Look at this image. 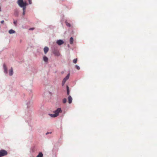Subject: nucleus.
I'll return each instance as SVG.
<instances>
[{
    "label": "nucleus",
    "instance_id": "obj_16",
    "mask_svg": "<svg viewBox=\"0 0 157 157\" xmlns=\"http://www.w3.org/2000/svg\"><path fill=\"white\" fill-rule=\"evenodd\" d=\"M15 31L12 30V29H10V34L14 33H15Z\"/></svg>",
    "mask_w": 157,
    "mask_h": 157
},
{
    "label": "nucleus",
    "instance_id": "obj_27",
    "mask_svg": "<svg viewBox=\"0 0 157 157\" xmlns=\"http://www.w3.org/2000/svg\"><path fill=\"white\" fill-rule=\"evenodd\" d=\"M8 33H10V30H9Z\"/></svg>",
    "mask_w": 157,
    "mask_h": 157
},
{
    "label": "nucleus",
    "instance_id": "obj_24",
    "mask_svg": "<svg viewBox=\"0 0 157 157\" xmlns=\"http://www.w3.org/2000/svg\"><path fill=\"white\" fill-rule=\"evenodd\" d=\"M76 67L77 69H80V67L79 66H78L77 65H76Z\"/></svg>",
    "mask_w": 157,
    "mask_h": 157
},
{
    "label": "nucleus",
    "instance_id": "obj_8",
    "mask_svg": "<svg viewBox=\"0 0 157 157\" xmlns=\"http://www.w3.org/2000/svg\"><path fill=\"white\" fill-rule=\"evenodd\" d=\"M49 48L48 47H45L44 49V51L45 54H46L48 51Z\"/></svg>",
    "mask_w": 157,
    "mask_h": 157
},
{
    "label": "nucleus",
    "instance_id": "obj_30",
    "mask_svg": "<svg viewBox=\"0 0 157 157\" xmlns=\"http://www.w3.org/2000/svg\"><path fill=\"white\" fill-rule=\"evenodd\" d=\"M48 134V133H46V134Z\"/></svg>",
    "mask_w": 157,
    "mask_h": 157
},
{
    "label": "nucleus",
    "instance_id": "obj_12",
    "mask_svg": "<svg viewBox=\"0 0 157 157\" xmlns=\"http://www.w3.org/2000/svg\"><path fill=\"white\" fill-rule=\"evenodd\" d=\"M65 23L67 26L68 27H70L71 26V24L70 23H68L67 21H66Z\"/></svg>",
    "mask_w": 157,
    "mask_h": 157
},
{
    "label": "nucleus",
    "instance_id": "obj_1",
    "mask_svg": "<svg viewBox=\"0 0 157 157\" xmlns=\"http://www.w3.org/2000/svg\"><path fill=\"white\" fill-rule=\"evenodd\" d=\"M17 3L21 7L23 8V9H26L27 3L26 2H24L23 0H18Z\"/></svg>",
    "mask_w": 157,
    "mask_h": 157
},
{
    "label": "nucleus",
    "instance_id": "obj_3",
    "mask_svg": "<svg viewBox=\"0 0 157 157\" xmlns=\"http://www.w3.org/2000/svg\"><path fill=\"white\" fill-rule=\"evenodd\" d=\"M8 154L7 151L4 149L0 150V157H2Z\"/></svg>",
    "mask_w": 157,
    "mask_h": 157
},
{
    "label": "nucleus",
    "instance_id": "obj_21",
    "mask_svg": "<svg viewBox=\"0 0 157 157\" xmlns=\"http://www.w3.org/2000/svg\"><path fill=\"white\" fill-rule=\"evenodd\" d=\"M14 24L15 25H17V21H14Z\"/></svg>",
    "mask_w": 157,
    "mask_h": 157
},
{
    "label": "nucleus",
    "instance_id": "obj_15",
    "mask_svg": "<svg viewBox=\"0 0 157 157\" xmlns=\"http://www.w3.org/2000/svg\"><path fill=\"white\" fill-rule=\"evenodd\" d=\"M8 69H4V72L5 74H6L8 73Z\"/></svg>",
    "mask_w": 157,
    "mask_h": 157
},
{
    "label": "nucleus",
    "instance_id": "obj_17",
    "mask_svg": "<svg viewBox=\"0 0 157 157\" xmlns=\"http://www.w3.org/2000/svg\"><path fill=\"white\" fill-rule=\"evenodd\" d=\"M3 69H7L6 67V65H5V64H3Z\"/></svg>",
    "mask_w": 157,
    "mask_h": 157
},
{
    "label": "nucleus",
    "instance_id": "obj_14",
    "mask_svg": "<svg viewBox=\"0 0 157 157\" xmlns=\"http://www.w3.org/2000/svg\"><path fill=\"white\" fill-rule=\"evenodd\" d=\"M77 59H74L73 60V62L74 63H77Z\"/></svg>",
    "mask_w": 157,
    "mask_h": 157
},
{
    "label": "nucleus",
    "instance_id": "obj_10",
    "mask_svg": "<svg viewBox=\"0 0 157 157\" xmlns=\"http://www.w3.org/2000/svg\"><path fill=\"white\" fill-rule=\"evenodd\" d=\"M43 154L42 152H40L36 157H43Z\"/></svg>",
    "mask_w": 157,
    "mask_h": 157
},
{
    "label": "nucleus",
    "instance_id": "obj_29",
    "mask_svg": "<svg viewBox=\"0 0 157 157\" xmlns=\"http://www.w3.org/2000/svg\"><path fill=\"white\" fill-rule=\"evenodd\" d=\"M9 74L10 75V70H9Z\"/></svg>",
    "mask_w": 157,
    "mask_h": 157
},
{
    "label": "nucleus",
    "instance_id": "obj_25",
    "mask_svg": "<svg viewBox=\"0 0 157 157\" xmlns=\"http://www.w3.org/2000/svg\"><path fill=\"white\" fill-rule=\"evenodd\" d=\"M67 94L68 95H69V90L67 91Z\"/></svg>",
    "mask_w": 157,
    "mask_h": 157
},
{
    "label": "nucleus",
    "instance_id": "obj_2",
    "mask_svg": "<svg viewBox=\"0 0 157 157\" xmlns=\"http://www.w3.org/2000/svg\"><path fill=\"white\" fill-rule=\"evenodd\" d=\"M62 112V110L60 108H58L54 112V114H49V115L52 117H55L59 115V113Z\"/></svg>",
    "mask_w": 157,
    "mask_h": 157
},
{
    "label": "nucleus",
    "instance_id": "obj_19",
    "mask_svg": "<svg viewBox=\"0 0 157 157\" xmlns=\"http://www.w3.org/2000/svg\"><path fill=\"white\" fill-rule=\"evenodd\" d=\"M28 1H29V4H31L32 3V1L31 0H28Z\"/></svg>",
    "mask_w": 157,
    "mask_h": 157
},
{
    "label": "nucleus",
    "instance_id": "obj_9",
    "mask_svg": "<svg viewBox=\"0 0 157 157\" xmlns=\"http://www.w3.org/2000/svg\"><path fill=\"white\" fill-rule=\"evenodd\" d=\"M43 60L45 62H47L48 61V59L46 56H44L43 57Z\"/></svg>",
    "mask_w": 157,
    "mask_h": 157
},
{
    "label": "nucleus",
    "instance_id": "obj_20",
    "mask_svg": "<svg viewBox=\"0 0 157 157\" xmlns=\"http://www.w3.org/2000/svg\"><path fill=\"white\" fill-rule=\"evenodd\" d=\"M10 75H12V72H13V71H12V69H10Z\"/></svg>",
    "mask_w": 157,
    "mask_h": 157
},
{
    "label": "nucleus",
    "instance_id": "obj_5",
    "mask_svg": "<svg viewBox=\"0 0 157 157\" xmlns=\"http://www.w3.org/2000/svg\"><path fill=\"white\" fill-rule=\"evenodd\" d=\"M53 53L55 56H58L60 55V53L59 51L57 50H54L53 51Z\"/></svg>",
    "mask_w": 157,
    "mask_h": 157
},
{
    "label": "nucleus",
    "instance_id": "obj_11",
    "mask_svg": "<svg viewBox=\"0 0 157 157\" xmlns=\"http://www.w3.org/2000/svg\"><path fill=\"white\" fill-rule=\"evenodd\" d=\"M73 39L72 37H71L70 38V44H72L73 43Z\"/></svg>",
    "mask_w": 157,
    "mask_h": 157
},
{
    "label": "nucleus",
    "instance_id": "obj_13",
    "mask_svg": "<svg viewBox=\"0 0 157 157\" xmlns=\"http://www.w3.org/2000/svg\"><path fill=\"white\" fill-rule=\"evenodd\" d=\"M67 100L66 98H64L63 100V103H65L66 102Z\"/></svg>",
    "mask_w": 157,
    "mask_h": 157
},
{
    "label": "nucleus",
    "instance_id": "obj_28",
    "mask_svg": "<svg viewBox=\"0 0 157 157\" xmlns=\"http://www.w3.org/2000/svg\"><path fill=\"white\" fill-rule=\"evenodd\" d=\"M1 11V7H0V12Z\"/></svg>",
    "mask_w": 157,
    "mask_h": 157
},
{
    "label": "nucleus",
    "instance_id": "obj_22",
    "mask_svg": "<svg viewBox=\"0 0 157 157\" xmlns=\"http://www.w3.org/2000/svg\"><path fill=\"white\" fill-rule=\"evenodd\" d=\"M67 91L69 90V87L68 86H67Z\"/></svg>",
    "mask_w": 157,
    "mask_h": 157
},
{
    "label": "nucleus",
    "instance_id": "obj_26",
    "mask_svg": "<svg viewBox=\"0 0 157 157\" xmlns=\"http://www.w3.org/2000/svg\"><path fill=\"white\" fill-rule=\"evenodd\" d=\"M4 22V21L3 20V21H1V23H3Z\"/></svg>",
    "mask_w": 157,
    "mask_h": 157
},
{
    "label": "nucleus",
    "instance_id": "obj_23",
    "mask_svg": "<svg viewBox=\"0 0 157 157\" xmlns=\"http://www.w3.org/2000/svg\"><path fill=\"white\" fill-rule=\"evenodd\" d=\"M34 28H30V29H29V30H33V29H34Z\"/></svg>",
    "mask_w": 157,
    "mask_h": 157
},
{
    "label": "nucleus",
    "instance_id": "obj_7",
    "mask_svg": "<svg viewBox=\"0 0 157 157\" xmlns=\"http://www.w3.org/2000/svg\"><path fill=\"white\" fill-rule=\"evenodd\" d=\"M68 102L69 104L71 103L72 102V98L71 96H69L68 98Z\"/></svg>",
    "mask_w": 157,
    "mask_h": 157
},
{
    "label": "nucleus",
    "instance_id": "obj_6",
    "mask_svg": "<svg viewBox=\"0 0 157 157\" xmlns=\"http://www.w3.org/2000/svg\"><path fill=\"white\" fill-rule=\"evenodd\" d=\"M57 44L59 45H61L64 43V42L62 40H58L56 42Z\"/></svg>",
    "mask_w": 157,
    "mask_h": 157
},
{
    "label": "nucleus",
    "instance_id": "obj_18",
    "mask_svg": "<svg viewBox=\"0 0 157 157\" xmlns=\"http://www.w3.org/2000/svg\"><path fill=\"white\" fill-rule=\"evenodd\" d=\"M25 9H23V15H24L25 14Z\"/></svg>",
    "mask_w": 157,
    "mask_h": 157
},
{
    "label": "nucleus",
    "instance_id": "obj_4",
    "mask_svg": "<svg viewBox=\"0 0 157 157\" xmlns=\"http://www.w3.org/2000/svg\"><path fill=\"white\" fill-rule=\"evenodd\" d=\"M69 76H70V73H69L67 75V76L64 78V79H63V81H62V86H63L66 81L68 79L69 77Z\"/></svg>",
    "mask_w": 157,
    "mask_h": 157
}]
</instances>
